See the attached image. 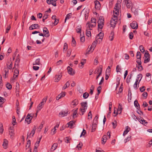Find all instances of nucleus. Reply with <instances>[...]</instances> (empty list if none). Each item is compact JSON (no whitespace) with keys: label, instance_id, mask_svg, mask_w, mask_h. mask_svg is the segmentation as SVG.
I'll return each mask as SVG.
<instances>
[{"label":"nucleus","instance_id":"nucleus-32","mask_svg":"<svg viewBox=\"0 0 152 152\" xmlns=\"http://www.w3.org/2000/svg\"><path fill=\"white\" fill-rule=\"evenodd\" d=\"M114 32L113 31L111 32L109 37V39L110 41H112L114 38Z\"/></svg>","mask_w":152,"mask_h":152},{"label":"nucleus","instance_id":"nucleus-61","mask_svg":"<svg viewBox=\"0 0 152 152\" xmlns=\"http://www.w3.org/2000/svg\"><path fill=\"white\" fill-rule=\"evenodd\" d=\"M71 51V50L68 49L66 53V56L69 57L70 56Z\"/></svg>","mask_w":152,"mask_h":152},{"label":"nucleus","instance_id":"nucleus-42","mask_svg":"<svg viewBox=\"0 0 152 152\" xmlns=\"http://www.w3.org/2000/svg\"><path fill=\"white\" fill-rule=\"evenodd\" d=\"M77 112V108L75 110H74V113L73 115V118H75L77 117L76 114Z\"/></svg>","mask_w":152,"mask_h":152},{"label":"nucleus","instance_id":"nucleus-30","mask_svg":"<svg viewBox=\"0 0 152 152\" xmlns=\"http://www.w3.org/2000/svg\"><path fill=\"white\" fill-rule=\"evenodd\" d=\"M36 130L35 126H34V128H33L32 130L31 131V132L29 134H28V133L27 134V138L29 136L32 134V137H33L35 133V131Z\"/></svg>","mask_w":152,"mask_h":152},{"label":"nucleus","instance_id":"nucleus-21","mask_svg":"<svg viewBox=\"0 0 152 152\" xmlns=\"http://www.w3.org/2000/svg\"><path fill=\"white\" fill-rule=\"evenodd\" d=\"M8 141L6 139H4L3 144V146L4 148L6 149L7 148L8 145Z\"/></svg>","mask_w":152,"mask_h":152},{"label":"nucleus","instance_id":"nucleus-47","mask_svg":"<svg viewBox=\"0 0 152 152\" xmlns=\"http://www.w3.org/2000/svg\"><path fill=\"white\" fill-rule=\"evenodd\" d=\"M76 44V42L74 39L73 37H72V45L74 47L75 46Z\"/></svg>","mask_w":152,"mask_h":152},{"label":"nucleus","instance_id":"nucleus-27","mask_svg":"<svg viewBox=\"0 0 152 152\" xmlns=\"http://www.w3.org/2000/svg\"><path fill=\"white\" fill-rule=\"evenodd\" d=\"M81 26L80 25H79L77 27L76 31L77 33H81Z\"/></svg>","mask_w":152,"mask_h":152},{"label":"nucleus","instance_id":"nucleus-20","mask_svg":"<svg viewBox=\"0 0 152 152\" xmlns=\"http://www.w3.org/2000/svg\"><path fill=\"white\" fill-rule=\"evenodd\" d=\"M96 23H90V24L88 25V28L90 30H92V28L95 27L96 26Z\"/></svg>","mask_w":152,"mask_h":152},{"label":"nucleus","instance_id":"nucleus-7","mask_svg":"<svg viewBox=\"0 0 152 152\" xmlns=\"http://www.w3.org/2000/svg\"><path fill=\"white\" fill-rule=\"evenodd\" d=\"M67 69L68 71V73L69 75H73L75 74V72L74 70L72 68L69 66H68L67 67Z\"/></svg>","mask_w":152,"mask_h":152},{"label":"nucleus","instance_id":"nucleus-51","mask_svg":"<svg viewBox=\"0 0 152 152\" xmlns=\"http://www.w3.org/2000/svg\"><path fill=\"white\" fill-rule=\"evenodd\" d=\"M110 66H108L106 70V73L110 75Z\"/></svg>","mask_w":152,"mask_h":152},{"label":"nucleus","instance_id":"nucleus-44","mask_svg":"<svg viewBox=\"0 0 152 152\" xmlns=\"http://www.w3.org/2000/svg\"><path fill=\"white\" fill-rule=\"evenodd\" d=\"M70 85V83L68 81H67L66 83L65 84L64 87L62 88L63 89H65Z\"/></svg>","mask_w":152,"mask_h":152},{"label":"nucleus","instance_id":"nucleus-60","mask_svg":"<svg viewBox=\"0 0 152 152\" xmlns=\"http://www.w3.org/2000/svg\"><path fill=\"white\" fill-rule=\"evenodd\" d=\"M117 15H114L113 17V18L111 19V20H114L115 21H118V18Z\"/></svg>","mask_w":152,"mask_h":152},{"label":"nucleus","instance_id":"nucleus-9","mask_svg":"<svg viewBox=\"0 0 152 152\" xmlns=\"http://www.w3.org/2000/svg\"><path fill=\"white\" fill-rule=\"evenodd\" d=\"M78 104V99H75L71 103V106L73 107H74L77 106Z\"/></svg>","mask_w":152,"mask_h":152},{"label":"nucleus","instance_id":"nucleus-17","mask_svg":"<svg viewBox=\"0 0 152 152\" xmlns=\"http://www.w3.org/2000/svg\"><path fill=\"white\" fill-rule=\"evenodd\" d=\"M68 112L67 111H62L59 114L60 116L64 117L66 116L68 114Z\"/></svg>","mask_w":152,"mask_h":152},{"label":"nucleus","instance_id":"nucleus-59","mask_svg":"<svg viewBox=\"0 0 152 152\" xmlns=\"http://www.w3.org/2000/svg\"><path fill=\"white\" fill-rule=\"evenodd\" d=\"M6 86L7 88L8 89H11L12 88V86L10 83H7L6 84Z\"/></svg>","mask_w":152,"mask_h":152},{"label":"nucleus","instance_id":"nucleus-50","mask_svg":"<svg viewBox=\"0 0 152 152\" xmlns=\"http://www.w3.org/2000/svg\"><path fill=\"white\" fill-rule=\"evenodd\" d=\"M131 137V136H130V135L128 136L127 137H126V139L124 140V142L125 143H126L128 141H129L130 140Z\"/></svg>","mask_w":152,"mask_h":152},{"label":"nucleus","instance_id":"nucleus-18","mask_svg":"<svg viewBox=\"0 0 152 152\" xmlns=\"http://www.w3.org/2000/svg\"><path fill=\"white\" fill-rule=\"evenodd\" d=\"M140 123L145 125V124H147L148 123L144 119L142 118H140L139 119H138Z\"/></svg>","mask_w":152,"mask_h":152},{"label":"nucleus","instance_id":"nucleus-12","mask_svg":"<svg viewBox=\"0 0 152 152\" xmlns=\"http://www.w3.org/2000/svg\"><path fill=\"white\" fill-rule=\"evenodd\" d=\"M95 8L97 10H99L101 7V5L99 2L97 0L94 1Z\"/></svg>","mask_w":152,"mask_h":152},{"label":"nucleus","instance_id":"nucleus-25","mask_svg":"<svg viewBox=\"0 0 152 152\" xmlns=\"http://www.w3.org/2000/svg\"><path fill=\"white\" fill-rule=\"evenodd\" d=\"M58 145V143H54L52 146L51 148V150L52 151H53L55 150L57 148Z\"/></svg>","mask_w":152,"mask_h":152},{"label":"nucleus","instance_id":"nucleus-57","mask_svg":"<svg viewBox=\"0 0 152 152\" xmlns=\"http://www.w3.org/2000/svg\"><path fill=\"white\" fill-rule=\"evenodd\" d=\"M89 96V94L88 93L86 92L83 95V97L85 99H87Z\"/></svg>","mask_w":152,"mask_h":152},{"label":"nucleus","instance_id":"nucleus-38","mask_svg":"<svg viewBox=\"0 0 152 152\" xmlns=\"http://www.w3.org/2000/svg\"><path fill=\"white\" fill-rule=\"evenodd\" d=\"M134 106L136 107H137V109H138V108H140L139 104L138 103L137 100H136L134 101Z\"/></svg>","mask_w":152,"mask_h":152},{"label":"nucleus","instance_id":"nucleus-55","mask_svg":"<svg viewBox=\"0 0 152 152\" xmlns=\"http://www.w3.org/2000/svg\"><path fill=\"white\" fill-rule=\"evenodd\" d=\"M20 61H15V67L16 66L18 68L19 64Z\"/></svg>","mask_w":152,"mask_h":152},{"label":"nucleus","instance_id":"nucleus-43","mask_svg":"<svg viewBox=\"0 0 152 152\" xmlns=\"http://www.w3.org/2000/svg\"><path fill=\"white\" fill-rule=\"evenodd\" d=\"M132 98V94L131 92H129L128 94V101L130 102Z\"/></svg>","mask_w":152,"mask_h":152},{"label":"nucleus","instance_id":"nucleus-16","mask_svg":"<svg viewBox=\"0 0 152 152\" xmlns=\"http://www.w3.org/2000/svg\"><path fill=\"white\" fill-rule=\"evenodd\" d=\"M66 93L65 92H62L60 94L57 96L56 97V99L58 100L61 99V97H63L65 95Z\"/></svg>","mask_w":152,"mask_h":152},{"label":"nucleus","instance_id":"nucleus-53","mask_svg":"<svg viewBox=\"0 0 152 152\" xmlns=\"http://www.w3.org/2000/svg\"><path fill=\"white\" fill-rule=\"evenodd\" d=\"M82 146H83V144H82V143H80V142L79 143L77 146V148H78V150H80L81 149Z\"/></svg>","mask_w":152,"mask_h":152},{"label":"nucleus","instance_id":"nucleus-4","mask_svg":"<svg viewBox=\"0 0 152 152\" xmlns=\"http://www.w3.org/2000/svg\"><path fill=\"white\" fill-rule=\"evenodd\" d=\"M19 74V70L17 69L16 68L14 72L13 78L11 79V82H14V80H15L16 78L17 77Z\"/></svg>","mask_w":152,"mask_h":152},{"label":"nucleus","instance_id":"nucleus-34","mask_svg":"<svg viewBox=\"0 0 152 152\" xmlns=\"http://www.w3.org/2000/svg\"><path fill=\"white\" fill-rule=\"evenodd\" d=\"M107 139V136L106 135H104L102 139V143L103 144H104L106 142Z\"/></svg>","mask_w":152,"mask_h":152},{"label":"nucleus","instance_id":"nucleus-8","mask_svg":"<svg viewBox=\"0 0 152 152\" xmlns=\"http://www.w3.org/2000/svg\"><path fill=\"white\" fill-rule=\"evenodd\" d=\"M124 2L125 4H126L127 8H130L132 5L131 0H125Z\"/></svg>","mask_w":152,"mask_h":152},{"label":"nucleus","instance_id":"nucleus-11","mask_svg":"<svg viewBox=\"0 0 152 152\" xmlns=\"http://www.w3.org/2000/svg\"><path fill=\"white\" fill-rule=\"evenodd\" d=\"M62 77V75L60 74V75H56L54 77V81L57 82L60 80Z\"/></svg>","mask_w":152,"mask_h":152},{"label":"nucleus","instance_id":"nucleus-63","mask_svg":"<svg viewBox=\"0 0 152 152\" xmlns=\"http://www.w3.org/2000/svg\"><path fill=\"white\" fill-rule=\"evenodd\" d=\"M129 38L131 39H133L134 37V34L132 32H130L129 34Z\"/></svg>","mask_w":152,"mask_h":152},{"label":"nucleus","instance_id":"nucleus-64","mask_svg":"<svg viewBox=\"0 0 152 152\" xmlns=\"http://www.w3.org/2000/svg\"><path fill=\"white\" fill-rule=\"evenodd\" d=\"M132 117L134 118V119L135 120L137 121V120L138 121L139 118H137L136 117V115L134 114H133L132 116Z\"/></svg>","mask_w":152,"mask_h":152},{"label":"nucleus","instance_id":"nucleus-23","mask_svg":"<svg viewBox=\"0 0 152 152\" xmlns=\"http://www.w3.org/2000/svg\"><path fill=\"white\" fill-rule=\"evenodd\" d=\"M104 36V34L102 32H100L97 35L98 37H99V38H98L97 39V40L99 39V41H102V39L103 38Z\"/></svg>","mask_w":152,"mask_h":152},{"label":"nucleus","instance_id":"nucleus-26","mask_svg":"<svg viewBox=\"0 0 152 152\" xmlns=\"http://www.w3.org/2000/svg\"><path fill=\"white\" fill-rule=\"evenodd\" d=\"M117 21H115L111 19L110 21V25L111 26L113 27H115L117 23Z\"/></svg>","mask_w":152,"mask_h":152},{"label":"nucleus","instance_id":"nucleus-29","mask_svg":"<svg viewBox=\"0 0 152 152\" xmlns=\"http://www.w3.org/2000/svg\"><path fill=\"white\" fill-rule=\"evenodd\" d=\"M86 62V60L83 59L81 60V61L80 64H81V65H80V64H79L80 67V68H82L83 67V66L84 64H85Z\"/></svg>","mask_w":152,"mask_h":152},{"label":"nucleus","instance_id":"nucleus-62","mask_svg":"<svg viewBox=\"0 0 152 152\" xmlns=\"http://www.w3.org/2000/svg\"><path fill=\"white\" fill-rule=\"evenodd\" d=\"M32 26H33L34 29H37V28H39V25L37 24H32Z\"/></svg>","mask_w":152,"mask_h":152},{"label":"nucleus","instance_id":"nucleus-52","mask_svg":"<svg viewBox=\"0 0 152 152\" xmlns=\"http://www.w3.org/2000/svg\"><path fill=\"white\" fill-rule=\"evenodd\" d=\"M116 71L117 72H120L121 70V67L120 66L118 65L116 66Z\"/></svg>","mask_w":152,"mask_h":152},{"label":"nucleus","instance_id":"nucleus-31","mask_svg":"<svg viewBox=\"0 0 152 152\" xmlns=\"http://www.w3.org/2000/svg\"><path fill=\"white\" fill-rule=\"evenodd\" d=\"M40 64V59L39 58L37 59L35 61L33 62V65H39Z\"/></svg>","mask_w":152,"mask_h":152},{"label":"nucleus","instance_id":"nucleus-37","mask_svg":"<svg viewBox=\"0 0 152 152\" xmlns=\"http://www.w3.org/2000/svg\"><path fill=\"white\" fill-rule=\"evenodd\" d=\"M86 35L88 37H90L91 36V32L89 29L88 28L86 30Z\"/></svg>","mask_w":152,"mask_h":152},{"label":"nucleus","instance_id":"nucleus-24","mask_svg":"<svg viewBox=\"0 0 152 152\" xmlns=\"http://www.w3.org/2000/svg\"><path fill=\"white\" fill-rule=\"evenodd\" d=\"M7 69H10L12 68V63L11 61L7 62Z\"/></svg>","mask_w":152,"mask_h":152},{"label":"nucleus","instance_id":"nucleus-36","mask_svg":"<svg viewBox=\"0 0 152 152\" xmlns=\"http://www.w3.org/2000/svg\"><path fill=\"white\" fill-rule=\"evenodd\" d=\"M96 42L95 41L92 44V45L90 47V49L91 50L93 49V50H94L95 48L96 47Z\"/></svg>","mask_w":152,"mask_h":152},{"label":"nucleus","instance_id":"nucleus-45","mask_svg":"<svg viewBox=\"0 0 152 152\" xmlns=\"http://www.w3.org/2000/svg\"><path fill=\"white\" fill-rule=\"evenodd\" d=\"M98 115H96L94 118L93 123L97 124L98 123Z\"/></svg>","mask_w":152,"mask_h":152},{"label":"nucleus","instance_id":"nucleus-28","mask_svg":"<svg viewBox=\"0 0 152 152\" xmlns=\"http://www.w3.org/2000/svg\"><path fill=\"white\" fill-rule=\"evenodd\" d=\"M82 107L84 108L85 109H87V102H82L81 103Z\"/></svg>","mask_w":152,"mask_h":152},{"label":"nucleus","instance_id":"nucleus-19","mask_svg":"<svg viewBox=\"0 0 152 152\" xmlns=\"http://www.w3.org/2000/svg\"><path fill=\"white\" fill-rule=\"evenodd\" d=\"M9 72V70L7 68L4 69V74L3 75V76L5 78H7V75H8Z\"/></svg>","mask_w":152,"mask_h":152},{"label":"nucleus","instance_id":"nucleus-5","mask_svg":"<svg viewBox=\"0 0 152 152\" xmlns=\"http://www.w3.org/2000/svg\"><path fill=\"white\" fill-rule=\"evenodd\" d=\"M130 26L133 29H136L138 28V24L136 21H133L130 24Z\"/></svg>","mask_w":152,"mask_h":152},{"label":"nucleus","instance_id":"nucleus-40","mask_svg":"<svg viewBox=\"0 0 152 152\" xmlns=\"http://www.w3.org/2000/svg\"><path fill=\"white\" fill-rule=\"evenodd\" d=\"M42 136H41V137L39 138V140L38 141H37L36 143H35V146L34 147H36V148H38V146L39 145V143L40 141L41 140L42 138Z\"/></svg>","mask_w":152,"mask_h":152},{"label":"nucleus","instance_id":"nucleus-46","mask_svg":"<svg viewBox=\"0 0 152 152\" xmlns=\"http://www.w3.org/2000/svg\"><path fill=\"white\" fill-rule=\"evenodd\" d=\"M4 129L3 128V126L2 123L0 124V132L2 134L3 133Z\"/></svg>","mask_w":152,"mask_h":152},{"label":"nucleus","instance_id":"nucleus-10","mask_svg":"<svg viewBox=\"0 0 152 152\" xmlns=\"http://www.w3.org/2000/svg\"><path fill=\"white\" fill-rule=\"evenodd\" d=\"M43 32L44 34V35L46 37H48L50 36L49 32L46 27H44L43 29Z\"/></svg>","mask_w":152,"mask_h":152},{"label":"nucleus","instance_id":"nucleus-22","mask_svg":"<svg viewBox=\"0 0 152 152\" xmlns=\"http://www.w3.org/2000/svg\"><path fill=\"white\" fill-rule=\"evenodd\" d=\"M126 129L124 131V133L123 134V135L124 136L126 134H127V133L130 130V128L128 126H126Z\"/></svg>","mask_w":152,"mask_h":152},{"label":"nucleus","instance_id":"nucleus-13","mask_svg":"<svg viewBox=\"0 0 152 152\" xmlns=\"http://www.w3.org/2000/svg\"><path fill=\"white\" fill-rule=\"evenodd\" d=\"M123 108L122 107V105L121 104H119L118 108L117 109V113H116V114L115 116H116L118 113L119 114H121V113Z\"/></svg>","mask_w":152,"mask_h":152},{"label":"nucleus","instance_id":"nucleus-35","mask_svg":"<svg viewBox=\"0 0 152 152\" xmlns=\"http://www.w3.org/2000/svg\"><path fill=\"white\" fill-rule=\"evenodd\" d=\"M75 121H72L68 123L67 124H68L69 126H70V128H71L73 126V124L75 123Z\"/></svg>","mask_w":152,"mask_h":152},{"label":"nucleus","instance_id":"nucleus-39","mask_svg":"<svg viewBox=\"0 0 152 152\" xmlns=\"http://www.w3.org/2000/svg\"><path fill=\"white\" fill-rule=\"evenodd\" d=\"M72 16V14L71 13H70L66 15V16L65 20V22H64L65 23L66 22V20L67 19H69V18H70Z\"/></svg>","mask_w":152,"mask_h":152},{"label":"nucleus","instance_id":"nucleus-1","mask_svg":"<svg viewBox=\"0 0 152 152\" xmlns=\"http://www.w3.org/2000/svg\"><path fill=\"white\" fill-rule=\"evenodd\" d=\"M47 100V98H44L41 102L38 105L37 107V113H38L39 111L43 107L44 105L45 104V103Z\"/></svg>","mask_w":152,"mask_h":152},{"label":"nucleus","instance_id":"nucleus-41","mask_svg":"<svg viewBox=\"0 0 152 152\" xmlns=\"http://www.w3.org/2000/svg\"><path fill=\"white\" fill-rule=\"evenodd\" d=\"M87 109H85L84 108L81 107L80 109V110L81 112L80 115H83L84 113L86 112Z\"/></svg>","mask_w":152,"mask_h":152},{"label":"nucleus","instance_id":"nucleus-6","mask_svg":"<svg viewBox=\"0 0 152 152\" xmlns=\"http://www.w3.org/2000/svg\"><path fill=\"white\" fill-rule=\"evenodd\" d=\"M119 9L118 6V4L116 3L115 7L114 8L113 10V14L118 16L119 14Z\"/></svg>","mask_w":152,"mask_h":152},{"label":"nucleus","instance_id":"nucleus-14","mask_svg":"<svg viewBox=\"0 0 152 152\" xmlns=\"http://www.w3.org/2000/svg\"><path fill=\"white\" fill-rule=\"evenodd\" d=\"M9 134L11 137H12L14 134V130L13 127H10L9 129Z\"/></svg>","mask_w":152,"mask_h":152},{"label":"nucleus","instance_id":"nucleus-15","mask_svg":"<svg viewBox=\"0 0 152 152\" xmlns=\"http://www.w3.org/2000/svg\"><path fill=\"white\" fill-rule=\"evenodd\" d=\"M97 22L98 23L104 25V20L103 17L102 16L99 17V20Z\"/></svg>","mask_w":152,"mask_h":152},{"label":"nucleus","instance_id":"nucleus-56","mask_svg":"<svg viewBox=\"0 0 152 152\" xmlns=\"http://www.w3.org/2000/svg\"><path fill=\"white\" fill-rule=\"evenodd\" d=\"M96 124H96V123H93L92 128V132L94 131L95 130V129L96 127Z\"/></svg>","mask_w":152,"mask_h":152},{"label":"nucleus","instance_id":"nucleus-54","mask_svg":"<svg viewBox=\"0 0 152 152\" xmlns=\"http://www.w3.org/2000/svg\"><path fill=\"white\" fill-rule=\"evenodd\" d=\"M92 115L91 111H90L88 114V119L91 120L92 118Z\"/></svg>","mask_w":152,"mask_h":152},{"label":"nucleus","instance_id":"nucleus-48","mask_svg":"<svg viewBox=\"0 0 152 152\" xmlns=\"http://www.w3.org/2000/svg\"><path fill=\"white\" fill-rule=\"evenodd\" d=\"M5 99L3 97H0V104H2L4 102Z\"/></svg>","mask_w":152,"mask_h":152},{"label":"nucleus","instance_id":"nucleus-33","mask_svg":"<svg viewBox=\"0 0 152 152\" xmlns=\"http://www.w3.org/2000/svg\"><path fill=\"white\" fill-rule=\"evenodd\" d=\"M138 80L136 79V82L133 85L134 88L135 89H137L139 87V86H137L138 83Z\"/></svg>","mask_w":152,"mask_h":152},{"label":"nucleus","instance_id":"nucleus-2","mask_svg":"<svg viewBox=\"0 0 152 152\" xmlns=\"http://www.w3.org/2000/svg\"><path fill=\"white\" fill-rule=\"evenodd\" d=\"M89 12V10L88 8L84 9L81 12L84 15L85 19L86 20H87L88 17V14Z\"/></svg>","mask_w":152,"mask_h":152},{"label":"nucleus","instance_id":"nucleus-58","mask_svg":"<svg viewBox=\"0 0 152 152\" xmlns=\"http://www.w3.org/2000/svg\"><path fill=\"white\" fill-rule=\"evenodd\" d=\"M48 15L46 13L44 15L43 17L42 21L43 22H45V20L48 18Z\"/></svg>","mask_w":152,"mask_h":152},{"label":"nucleus","instance_id":"nucleus-49","mask_svg":"<svg viewBox=\"0 0 152 152\" xmlns=\"http://www.w3.org/2000/svg\"><path fill=\"white\" fill-rule=\"evenodd\" d=\"M90 23H96V19L92 18H91Z\"/></svg>","mask_w":152,"mask_h":152},{"label":"nucleus","instance_id":"nucleus-3","mask_svg":"<svg viewBox=\"0 0 152 152\" xmlns=\"http://www.w3.org/2000/svg\"><path fill=\"white\" fill-rule=\"evenodd\" d=\"M31 114H28L27 116L25 121H26L28 124H29L31 122V121L33 118V115H31Z\"/></svg>","mask_w":152,"mask_h":152}]
</instances>
